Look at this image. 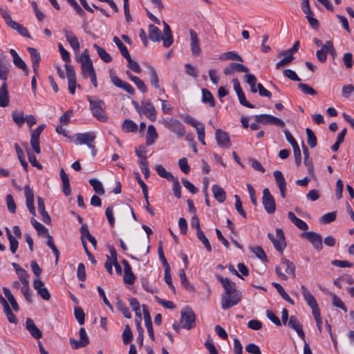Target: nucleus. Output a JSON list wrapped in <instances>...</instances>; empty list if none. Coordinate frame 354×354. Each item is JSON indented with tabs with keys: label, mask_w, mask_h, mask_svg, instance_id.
<instances>
[{
	"label": "nucleus",
	"mask_w": 354,
	"mask_h": 354,
	"mask_svg": "<svg viewBox=\"0 0 354 354\" xmlns=\"http://www.w3.org/2000/svg\"><path fill=\"white\" fill-rule=\"evenodd\" d=\"M217 279L222 284L225 292L221 298V306L227 310L236 305L241 299V292L236 289V283L228 278H224L221 275L216 276Z\"/></svg>",
	"instance_id": "f257e3e1"
},
{
	"label": "nucleus",
	"mask_w": 354,
	"mask_h": 354,
	"mask_svg": "<svg viewBox=\"0 0 354 354\" xmlns=\"http://www.w3.org/2000/svg\"><path fill=\"white\" fill-rule=\"evenodd\" d=\"M87 100L93 117L102 122L108 121L109 117L105 113L106 104L104 101L91 96H88Z\"/></svg>",
	"instance_id": "f03ea898"
},
{
	"label": "nucleus",
	"mask_w": 354,
	"mask_h": 354,
	"mask_svg": "<svg viewBox=\"0 0 354 354\" xmlns=\"http://www.w3.org/2000/svg\"><path fill=\"white\" fill-rule=\"evenodd\" d=\"M73 143L75 145H86L87 147L92 150L93 156H95L97 150L93 145V142L96 138L95 133L94 132H86L79 133L74 135Z\"/></svg>",
	"instance_id": "7ed1b4c3"
},
{
	"label": "nucleus",
	"mask_w": 354,
	"mask_h": 354,
	"mask_svg": "<svg viewBox=\"0 0 354 354\" xmlns=\"http://www.w3.org/2000/svg\"><path fill=\"white\" fill-rule=\"evenodd\" d=\"M78 60L81 63L82 74L84 77H87L91 75V74L95 73L93 62L89 57L88 50L87 49L83 51Z\"/></svg>",
	"instance_id": "20e7f679"
},
{
	"label": "nucleus",
	"mask_w": 354,
	"mask_h": 354,
	"mask_svg": "<svg viewBox=\"0 0 354 354\" xmlns=\"http://www.w3.org/2000/svg\"><path fill=\"white\" fill-rule=\"evenodd\" d=\"M0 14L1 15L2 17L4 19L6 24L11 27L12 29L16 30L21 35L26 37H30V35L28 33V31L26 27L24 26L15 22L13 21L9 15V13L2 9L0 8Z\"/></svg>",
	"instance_id": "39448f33"
},
{
	"label": "nucleus",
	"mask_w": 354,
	"mask_h": 354,
	"mask_svg": "<svg viewBox=\"0 0 354 354\" xmlns=\"http://www.w3.org/2000/svg\"><path fill=\"white\" fill-rule=\"evenodd\" d=\"M163 125L175 133L178 137L182 138L185 134V130L181 122L175 118H169L162 121Z\"/></svg>",
	"instance_id": "423d86ee"
},
{
	"label": "nucleus",
	"mask_w": 354,
	"mask_h": 354,
	"mask_svg": "<svg viewBox=\"0 0 354 354\" xmlns=\"http://www.w3.org/2000/svg\"><path fill=\"white\" fill-rule=\"evenodd\" d=\"M196 322V315L190 308H186L181 310V318L180 323L181 327L189 330L194 327Z\"/></svg>",
	"instance_id": "0eeeda50"
},
{
	"label": "nucleus",
	"mask_w": 354,
	"mask_h": 354,
	"mask_svg": "<svg viewBox=\"0 0 354 354\" xmlns=\"http://www.w3.org/2000/svg\"><path fill=\"white\" fill-rule=\"evenodd\" d=\"M301 237L307 239L316 250L320 251L322 249V237L319 234L313 231L305 232L301 234Z\"/></svg>",
	"instance_id": "6e6552de"
},
{
	"label": "nucleus",
	"mask_w": 354,
	"mask_h": 354,
	"mask_svg": "<svg viewBox=\"0 0 354 354\" xmlns=\"http://www.w3.org/2000/svg\"><path fill=\"white\" fill-rule=\"evenodd\" d=\"M255 120L263 124H274L281 128L285 127V122L282 120L268 114L256 115Z\"/></svg>",
	"instance_id": "1a4fd4ad"
},
{
	"label": "nucleus",
	"mask_w": 354,
	"mask_h": 354,
	"mask_svg": "<svg viewBox=\"0 0 354 354\" xmlns=\"http://www.w3.org/2000/svg\"><path fill=\"white\" fill-rule=\"evenodd\" d=\"M262 203L267 213L273 214L275 212V201L268 188L263 190Z\"/></svg>",
	"instance_id": "9d476101"
},
{
	"label": "nucleus",
	"mask_w": 354,
	"mask_h": 354,
	"mask_svg": "<svg viewBox=\"0 0 354 354\" xmlns=\"http://www.w3.org/2000/svg\"><path fill=\"white\" fill-rule=\"evenodd\" d=\"M268 239L272 242L275 249L279 252H282L286 247L285 237L283 232L281 229L277 228L276 230V236L274 234L269 233Z\"/></svg>",
	"instance_id": "9b49d317"
},
{
	"label": "nucleus",
	"mask_w": 354,
	"mask_h": 354,
	"mask_svg": "<svg viewBox=\"0 0 354 354\" xmlns=\"http://www.w3.org/2000/svg\"><path fill=\"white\" fill-rule=\"evenodd\" d=\"M45 127L46 125L44 124H41L31 132L30 145L33 151L37 153H39L41 152L39 147V136Z\"/></svg>",
	"instance_id": "f8f14e48"
},
{
	"label": "nucleus",
	"mask_w": 354,
	"mask_h": 354,
	"mask_svg": "<svg viewBox=\"0 0 354 354\" xmlns=\"http://www.w3.org/2000/svg\"><path fill=\"white\" fill-rule=\"evenodd\" d=\"M303 297L307 304L311 308L312 313L319 311L317 301L305 286L301 287Z\"/></svg>",
	"instance_id": "ddd939ff"
},
{
	"label": "nucleus",
	"mask_w": 354,
	"mask_h": 354,
	"mask_svg": "<svg viewBox=\"0 0 354 354\" xmlns=\"http://www.w3.org/2000/svg\"><path fill=\"white\" fill-rule=\"evenodd\" d=\"M66 72L68 83V90L71 94H75L76 87V75L74 68L69 64H66Z\"/></svg>",
	"instance_id": "4468645a"
},
{
	"label": "nucleus",
	"mask_w": 354,
	"mask_h": 354,
	"mask_svg": "<svg viewBox=\"0 0 354 354\" xmlns=\"http://www.w3.org/2000/svg\"><path fill=\"white\" fill-rule=\"evenodd\" d=\"M215 138L217 142V144L220 147L226 149H229L230 147L231 142L230 137L227 132L221 129H216L215 132Z\"/></svg>",
	"instance_id": "2eb2a0df"
},
{
	"label": "nucleus",
	"mask_w": 354,
	"mask_h": 354,
	"mask_svg": "<svg viewBox=\"0 0 354 354\" xmlns=\"http://www.w3.org/2000/svg\"><path fill=\"white\" fill-rule=\"evenodd\" d=\"M142 111L140 114H144L151 121L154 122L156 120V111L153 104L149 101L142 102Z\"/></svg>",
	"instance_id": "dca6fc26"
},
{
	"label": "nucleus",
	"mask_w": 354,
	"mask_h": 354,
	"mask_svg": "<svg viewBox=\"0 0 354 354\" xmlns=\"http://www.w3.org/2000/svg\"><path fill=\"white\" fill-rule=\"evenodd\" d=\"M110 77L112 83L115 86L124 90L131 95H133L135 93V90L130 84H129L127 82L122 81L113 73H111Z\"/></svg>",
	"instance_id": "f3484780"
},
{
	"label": "nucleus",
	"mask_w": 354,
	"mask_h": 354,
	"mask_svg": "<svg viewBox=\"0 0 354 354\" xmlns=\"http://www.w3.org/2000/svg\"><path fill=\"white\" fill-rule=\"evenodd\" d=\"M24 194L26 196L27 208L28 209L30 214L35 216L36 212L34 206V193L32 189L28 185L24 187Z\"/></svg>",
	"instance_id": "a211bd4d"
},
{
	"label": "nucleus",
	"mask_w": 354,
	"mask_h": 354,
	"mask_svg": "<svg viewBox=\"0 0 354 354\" xmlns=\"http://www.w3.org/2000/svg\"><path fill=\"white\" fill-rule=\"evenodd\" d=\"M276 183L280 190L281 196L283 198H286V182L281 171L277 170L273 173Z\"/></svg>",
	"instance_id": "6ab92c4d"
},
{
	"label": "nucleus",
	"mask_w": 354,
	"mask_h": 354,
	"mask_svg": "<svg viewBox=\"0 0 354 354\" xmlns=\"http://www.w3.org/2000/svg\"><path fill=\"white\" fill-rule=\"evenodd\" d=\"M189 35L191 39L190 45L192 53L194 56H198L201 53V49L200 47V40L198 37L197 33L194 30L190 29Z\"/></svg>",
	"instance_id": "aec40b11"
},
{
	"label": "nucleus",
	"mask_w": 354,
	"mask_h": 354,
	"mask_svg": "<svg viewBox=\"0 0 354 354\" xmlns=\"http://www.w3.org/2000/svg\"><path fill=\"white\" fill-rule=\"evenodd\" d=\"M122 263L124 266V281L125 283H128L129 285H132L135 282L136 277L132 272L131 267L129 262L123 259L122 261Z\"/></svg>",
	"instance_id": "412c9836"
},
{
	"label": "nucleus",
	"mask_w": 354,
	"mask_h": 354,
	"mask_svg": "<svg viewBox=\"0 0 354 354\" xmlns=\"http://www.w3.org/2000/svg\"><path fill=\"white\" fill-rule=\"evenodd\" d=\"M10 53L12 57V62L15 66L21 69L25 73V75H28V68L24 61L20 57V56L14 49H10Z\"/></svg>",
	"instance_id": "4be33fe9"
},
{
	"label": "nucleus",
	"mask_w": 354,
	"mask_h": 354,
	"mask_svg": "<svg viewBox=\"0 0 354 354\" xmlns=\"http://www.w3.org/2000/svg\"><path fill=\"white\" fill-rule=\"evenodd\" d=\"M288 326L294 329L297 335L305 341V334L302 328V325L295 316H290L288 322Z\"/></svg>",
	"instance_id": "5701e85b"
},
{
	"label": "nucleus",
	"mask_w": 354,
	"mask_h": 354,
	"mask_svg": "<svg viewBox=\"0 0 354 354\" xmlns=\"http://www.w3.org/2000/svg\"><path fill=\"white\" fill-rule=\"evenodd\" d=\"M26 328L34 338L39 339L42 337L41 331L36 326L33 320L30 318L26 319Z\"/></svg>",
	"instance_id": "b1692460"
},
{
	"label": "nucleus",
	"mask_w": 354,
	"mask_h": 354,
	"mask_svg": "<svg viewBox=\"0 0 354 354\" xmlns=\"http://www.w3.org/2000/svg\"><path fill=\"white\" fill-rule=\"evenodd\" d=\"M28 51L30 55L31 61L32 63V68L36 75L38 74L39 64L41 60L39 53L34 48L28 47Z\"/></svg>",
	"instance_id": "393cba45"
},
{
	"label": "nucleus",
	"mask_w": 354,
	"mask_h": 354,
	"mask_svg": "<svg viewBox=\"0 0 354 354\" xmlns=\"http://www.w3.org/2000/svg\"><path fill=\"white\" fill-rule=\"evenodd\" d=\"M64 35L68 41V42L70 44L71 46L74 50H79L80 49V43L77 39V38L75 37L74 33L68 30L64 29Z\"/></svg>",
	"instance_id": "a878e982"
},
{
	"label": "nucleus",
	"mask_w": 354,
	"mask_h": 354,
	"mask_svg": "<svg viewBox=\"0 0 354 354\" xmlns=\"http://www.w3.org/2000/svg\"><path fill=\"white\" fill-rule=\"evenodd\" d=\"M149 37L153 41L163 40L161 30L153 24L149 25Z\"/></svg>",
	"instance_id": "bb28decb"
},
{
	"label": "nucleus",
	"mask_w": 354,
	"mask_h": 354,
	"mask_svg": "<svg viewBox=\"0 0 354 354\" xmlns=\"http://www.w3.org/2000/svg\"><path fill=\"white\" fill-rule=\"evenodd\" d=\"M288 219L294 223L299 229L306 231L308 229L307 223L301 219L297 218L292 212L288 213Z\"/></svg>",
	"instance_id": "cd10ccee"
},
{
	"label": "nucleus",
	"mask_w": 354,
	"mask_h": 354,
	"mask_svg": "<svg viewBox=\"0 0 354 354\" xmlns=\"http://www.w3.org/2000/svg\"><path fill=\"white\" fill-rule=\"evenodd\" d=\"M9 104V95L8 86L6 82H3L0 87V106L6 107Z\"/></svg>",
	"instance_id": "c85d7f7f"
},
{
	"label": "nucleus",
	"mask_w": 354,
	"mask_h": 354,
	"mask_svg": "<svg viewBox=\"0 0 354 354\" xmlns=\"http://www.w3.org/2000/svg\"><path fill=\"white\" fill-rule=\"evenodd\" d=\"M163 32L165 35V37L163 38V46L165 48H168L173 44L174 40L172 37L171 30L168 24L165 21H163Z\"/></svg>",
	"instance_id": "c756f323"
},
{
	"label": "nucleus",
	"mask_w": 354,
	"mask_h": 354,
	"mask_svg": "<svg viewBox=\"0 0 354 354\" xmlns=\"http://www.w3.org/2000/svg\"><path fill=\"white\" fill-rule=\"evenodd\" d=\"M158 138V133L156 128L153 125L150 124L148 127L147 136H146V144L149 146L153 145Z\"/></svg>",
	"instance_id": "7c9ffc66"
},
{
	"label": "nucleus",
	"mask_w": 354,
	"mask_h": 354,
	"mask_svg": "<svg viewBox=\"0 0 354 354\" xmlns=\"http://www.w3.org/2000/svg\"><path fill=\"white\" fill-rule=\"evenodd\" d=\"M279 56H283L284 57L276 64L277 69H279L283 66L288 65L295 59L293 55H290V53H288L286 50L280 53Z\"/></svg>",
	"instance_id": "2f4dec72"
},
{
	"label": "nucleus",
	"mask_w": 354,
	"mask_h": 354,
	"mask_svg": "<svg viewBox=\"0 0 354 354\" xmlns=\"http://www.w3.org/2000/svg\"><path fill=\"white\" fill-rule=\"evenodd\" d=\"M212 193L215 199L217 200L219 203H223L225 201L226 198V194L221 187L217 185H213Z\"/></svg>",
	"instance_id": "473e14b6"
},
{
	"label": "nucleus",
	"mask_w": 354,
	"mask_h": 354,
	"mask_svg": "<svg viewBox=\"0 0 354 354\" xmlns=\"http://www.w3.org/2000/svg\"><path fill=\"white\" fill-rule=\"evenodd\" d=\"M60 177L63 184V192L66 196H68L71 192L69 178L63 169L60 171Z\"/></svg>",
	"instance_id": "72a5a7b5"
},
{
	"label": "nucleus",
	"mask_w": 354,
	"mask_h": 354,
	"mask_svg": "<svg viewBox=\"0 0 354 354\" xmlns=\"http://www.w3.org/2000/svg\"><path fill=\"white\" fill-rule=\"evenodd\" d=\"M281 263L284 266L285 272L292 278H295V266L294 263L285 258L281 259Z\"/></svg>",
	"instance_id": "f704fd0d"
},
{
	"label": "nucleus",
	"mask_w": 354,
	"mask_h": 354,
	"mask_svg": "<svg viewBox=\"0 0 354 354\" xmlns=\"http://www.w3.org/2000/svg\"><path fill=\"white\" fill-rule=\"evenodd\" d=\"M129 78L136 85L137 88L143 93L147 91V88L144 82L136 76L127 72Z\"/></svg>",
	"instance_id": "c9c22d12"
},
{
	"label": "nucleus",
	"mask_w": 354,
	"mask_h": 354,
	"mask_svg": "<svg viewBox=\"0 0 354 354\" xmlns=\"http://www.w3.org/2000/svg\"><path fill=\"white\" fill-rule=\"evenodd\" d=\"M122 129L126 133L136 132L138 129V125L133 120L126 119L122 124Z\"/></svg>",
	"instance_id": "e433bc0d"
},
{
	"label": "nucleus",
	"mask_w": 354,
	"mask_h": 354,
	"mask_svg": "<svg viewBox=\"0 0 354 354\" xmlns=\"http://www.w3.org/2000/svg\"><path fill=\"white\" fill-rule=\"evenodd\" d=\"M148 69L149 71L151 84L153 86L156 88H160V85L159 83V79L155 68L151 66H149Z\"/></svg>",
	"instance_id": "4c0bfd02"
},
{
	"label": "nucleus",
	"mask_w": 354,
	"mask_h": 354,
	"mask_svg": "<svg viewBox=\"0 0 354 354\" xmlns=\"http://www.w3.org/2000/svg\"><path fill=\"white\" fill-rule=\"evenodd\" d=\"M94 48L96 50L99 57L106 63H109L112 61L111 55L101 46L95 44Z\"/></svg>",
	"instance_id": "58836bf2"
},
{
	"label": "nucleus",
	"mask_w": 354,
	"mask_h": 354,
	"mask_svg": "<svg viewBox=\"0 0 354 354\" xmlns=\"http://www.w3.org/2000/svg\"><path fill=\"white\" fill-rule=\"evenodd\" d=\"M3 290L4 292L5 296L9 301L10 304L12 306V309L15 311H18L19 310V305L17 304L15 297H13L12 294L11 293L10 290L8 288H3Z\"/></svg>",
	"instance_id": "ea45409f"
},
{
	"label": "nucleus",
	"mask_w": 354,
	"mask_h": 354,
	"mask_svg": "<svg viewBox=\"0 0 354 354\" xmlns=\"http://www.w3.org/2000/svg\"><path fill=\"white\" fill-rule=\"evenodd\" d=\"M202 101L203 103L209 104L211 107L215 106V101L211 92L206 88L202 90Z\"/></svg>",
	"instance_id": "a19ab883"
},
{
	"label": "nucleus",
	"mask_w": 354,
	"mask_h": 354,
	"mask_svg": "<svg viewBox=\"0 0 354 354\" xmlns=\"http://www.w3.org/2000/svg\"><path fill=\"white\" fill-rule=\"evenodd\" d=\"M155 169L160 177L166 178L169 181L174 180V176L172 174L167 171L161 165H157Z\"/></svg>",
	"instance_id": "79ce46f5"
},
{
	"label": "nucleus",
	"mask_w": 354,
	"mask_h": 354,
	"mask_svg": "<svg viewBox=\"0 0 354 354\" xmlns=\"http://www.w3.org/2000/svg\"><path fill=\"white\" fill-rule=\"evenodd\" d=\"M8 239L10 242V249L12 254H15L18 248V241L15 237L11 234L10 230L7 227L6 228Z\"/></svg>",
	"instance_id": "37998d69"
},
{
	"label": "nucleus",
	"mask_w": 354,
	"mask_h": 354,
	"mask_svg": "<svg viewBox=\"0 0 354 354\" xmlns=\"http://www.w3.org/2000/svg\"><path fill=\"white\" fill-rule=\"evenodd\" d=\"M90 185L93 187L94 191L98 195H104L105 193L104 189L100 181L97 179L92 178L89 180Z\"/></svg>",
	"instance_id": "c03bdc74"
},
{
	"label": "nucleus",
	"mask_w": 354,
	"mask_h": 354,
	"mask_svg": "<svg viewBox=\"0 0 354 354\" xmlns=\"http://www.w3.org/2000/svg\"><path fill=\"white\" fill-rule=\"evenodd\" d=\"M272 285L277 289L279 294L284 300H286L290 304L294 305L293 300L290 297V296L286 293L283 288L279 283L274 282L272 283Z\"/></svg>",
	"instance_id": "a18cd8bd"
},
{
	"label": "nucleus",
	"mask_w": 354,
	"mask_h": 354,
	"mask_svg": "<svg viewBox=\"0 0 354 354\" xmlns=\"http://www.w3.org/2000/svg\"><path fill=\"white\" fill-rule=\"evenodd\" d=\"M328 53V48L327 46V41L322 46L320 50L316 52V57L317 59L321 62H325Z\"/></svg>",
	"instance_id": "49530a36"
},
{
	"label": "nucleus",
	"mask_w": 354,
	"mask_h": 354,
	"mask_svg": "<svg viewBox=\"0 0 354 354\" xmlns=\"http://www.w3.org/2000/svg\"><path fill=\"white\" fill-rule=\"evenodd\" d=\"M12 117L13 121L19 127H21L26 120V117H24V113L22 111H14L12 113Z\"/></svg>",
	"instance_id": "de8ad7c7"
},
{
	"label": "nucleus",
	"mask_w": 354,
	"mask_h": 354,
	"mask_svg": "<svg viewBox=\"0 0 354 354\" xmlns=\"http://www.w3.org/2000/svg\"><path fill=\"white\" fill-rule=\"evenodd\" d=\"M116 306L118 310L123 314L124 317L128 319L131 317V314L129 310V308L125 306L124 302L120 298H117Z\"/></svg>",
	"instance_id": "09e8293b"
},
{
	"label": "nucleus",
	"mask_w": 354,
	"mask_h": 354,
	"mask_svg": "<svg viewBox=\"0 0 354 354\" xmlns=\"http://www.w3.org/2000/svg\"><path fill=\"white\" fill-rule=\"evenodd\" d=\"M30 223L39 234L45 235L48 234V229L34 218H31Z\"/></svg>",
	"instance_id": "8fccbe9b"
},
{
	"label": "nucleus",
	"mask_w": 354,
	"mask_h": 354,
	"mask_svg": "<svg viewBox=\"0 0 354 354\" xmlns=\"http://www.w3.org/2000/svg\"><path fill=\"white\" fill-rule=\"evenodd\" d=\"M179 277L181 284L187 290H193L194 286L188 281L185 272L183 269L179 270Z\"/></svg>",
	"instance_id": "3c124183"
},
{
	"label": "nucleus",
	"mask_w": 354,
	"mask_h": 354,
	"mask_svg": "<svg viewBox=\"0 0 354 354\" xmlns=\"http://www.w3.org/2000/svg\"><path fill=\"white\" fill-rule=\"evenodd\" d=\"M113 41L119 48L121 54L125 58L126 57H129V53L127 50V48L124 45V44L120 41V39L118 37H113Z\"/></svg>",
	"instance_id": "603ef678"
},
{
	"label": "nucleus",
	"mask_w": 354,
	"mask_h": 354,
	"mask_svg": "<svg viewBox=\"0 0 354 354\" xmlns=\"http://www.w3.org/2000/svg\"><path fill=\"white\" fill-rule=\"evenodd\" d=\"M246 82L250 85V90L252 93H257V89L256 88L257 78L252 74H247L245 75Z\"/></svg>",
	"instance_id": "864d4df0"
},
{
	"label": "nucleus",
	"mask_w": 354,
	"mask_h": 354,
	"mask_svg": "<svg viewBox=\"0 0 354 354\" xmlns=\"http://www.w3.org/2000/svg\"><path fill=\"white\" fill-rule=\"evenodd\" d=\"M196 234H197V238L203 243L206 250L208 252H211L212 251L211 245L209 242V240L205 236L204 232L202 230H198V232H196Z\"/></svg>",
	"instance_id": "5fc2aeb1"
},
{
	"label": "nucleus",
	"mask_w": 354,
	"mask_h": 354,
	"mask_svg": "<svg viewBox=\"0 0 354 354\" xmlns=\"http://www.w3.org/2000/svg\"><path fill=\"white\" fill-rule=\"evenodd\" d=\"M250 250L262 261H268L267 256L261 247L255 246V247L251 248Z\"/></svg>",
	"instance_id": "6e6d98bb"
},
{
	"label": "nucleus",
	"mask_w": 354,
	"mask_h": 354,
	"mask_svg": "<svg viewBox=\"0 0 354 354\" xmlns=\"http://www.w3.org/2000/svg\"><path fill=\"white\" fill-rule=\"evenodd\" d=\"M125 59L128 62V67L131 70L137 73H141V68L140 67L138 63L136 61L133 60L130 55L129 57H126Z\"/></svg>",
	"instance_id": "4d7b16f0"
},
{
	"label": "nucleus",
	"mask_w": 354,
	"mask_h": 354,
	"mask_svg": "<svg viewBox=\"0 0 354 354\" xmlns=\"http://www.w3.org/2000/svg\"><path fill=\"white\" fill-rule=\"evenodd\" d=\"M9 72L8 66L0 59V80L6 81Z\"/></svg>",
	"instance_id": "13d9d810"
},
{
	"label": "nucleus",
	"mask_w": 354,
	"mask_h": 354,
	"mask_svg": "<svg viewBox=\"0 0 354 354\" xmlns=\"http://www.w3.org/2000/svg\"><path fill=\"white\" fill-rule=\"evenodd\" d=\"M133 338L132 331L129 325H126L122 333V339L124 344H128Z\"/></svg>",
	"instance_id": "bf43d9fd"
},
{
	"label": "nucleus",
	"mask_w": 354,
	"mask_h": 354,
	"mask_svg": "<svg viewBox=\"0 0 354 354\" xmlns=\"http://www.w3.org/2000/svg\"><path fill=\"white\" fill-rule=\"evenodd\" d=\"M306 132L307 134L308 144L309 145V146L311 148L315 147L317 145V138H316V136H315L314 133L313 132V131L311 129H310L308 128H307L306 129Z\"/></svg>",
	"instance_id": "052dcab7"
},
{
	"label": "nucleus",
	"mask_w": 354,
	"mask_h": 354,
	"mask_svg": "<svg viewBox=\"0 0 354 354\" xmlns=\"http://www.w3.org/2000/svg\"><path fill=\"white\" fill-rule=\"evenodd\" d=\"M330 295L332 296V304L337 308H341L344 312H346L347 308L342 299L335 294L331 293Z\"/></svg>",
	"instance_id": "680f3d73"
},
{
	"label": "nucleus",
	"mask_w": 354,
	"mask_h": 354,
	"mask_svg": "<svg viewBox=\"0 0 354 354\" xmlns=\"http://www.w3.org/2000/svg\"><path fill=\"white\" fill-rule=\"evenodd\" d=\"M221 59L243 62L241 57L237 53L234 51H228L225 53Z\"/></svg>",
	"instance_id": "e2e57ef3"
},
{
	"label": "nucleus",
	"mask_w": 354,
	"mask_h": 354,
	"mask_svg": "<svg viewBox=\"0 0 354 354\" xmlns=\"http://www.w3.org/2000/svg\"><path fill=\"white\" fill-rule=\"evenodd\" d=\"M170 181L173 182L174 195L177 198H180L181 197V187L178 178L174 177V180H171Z\"/></svg>",
	"instance_id": "0e129e2a"
},
{
	"label": "nucleus",
	"mask_w": 354,
	"mask_h": 354,
	"mask_svg": "<svg viewBox=\"0 0 354 354\" xmlns=\"http://www.w3.org/2000/svg\"><path fill=\"white\" fill-rule=\"evenodd\" d=\"M75 317L80 325L84 324L85 314L80 307H76L74 310Z\"/></svg>",
	"instance_id": "69168bd1"
},
{
	"label": "nucleus",
	"mask_w": 354,
	"mask_h": 354,
	"mask_svg": "<svg viewBox=\"0 0 354 354\" xmlns=\"http://www.w3.org/2000/svg\"><path fill=\"white\" fill-rule=\"evenodd\" d=\"M298 87L304 94L314 95L316 94L315 90L309 85L304 83H299Z\"/></svg>",
	"instance_id": "338daca9"
},
{
	"label": "nucleus",
	"mask_w": 354,
	"mask_h": 354,
	"mask_svg": "<svg viewBox=\"0 0 354 354\" xmlns=\"http://www.w3.org/2000/svg\"><path fill=\"white\" fill-rule=\"evenodd\" d=\"M205 346L209 351V354H218L209 335L208 336L207 339L205 343Z\"/></svg>",
	"instance_id": "774afa93"
}]
</instances>
